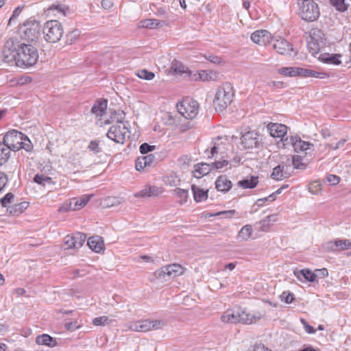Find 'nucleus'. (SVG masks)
<instances>
[{
    "label": "nucleus",
    "mask_w": 351,
    "mask_h": 351,
    "mask_svg": "<svg viewBox=\"0 0 351 351\" xmlns=\"http://www.w3.org/2000/svg\"><path fill=\"white\" fill-rule=\"evenodd\" d=\"M3 58L5 62L14 60L18 66L29 67L38 61V52L32 44L20 43L13 38H9L3 49Z\"/></svg>",
    "instance_id": "obj_1"
},
{
    "label": "nucleus",
    "mask_w": 351,
    "mask_h": 351,
    "mask_svg": "<svg viewBox=\"0 0 351 351\" xmlns=\"http://www.w3.org/2000/svg\"><path fill=\"white\" fill-rule=\"evenodd\" d=\"M263 315L259 312H255L253 314L247 313L241 308L236 310L228 309L226 311L221 317V320L223 323L237 324L242 323L245 324H252L260 320Z\"/></svg>",
    "instance_id": "obj_2"
},
{
    "label": "nucleus",
    "mask_w": 351,
    "mask_h": 351,
    "mask_svg": "<svg viewBox=\"0 0 351 351\" xmlns=\"http://www.w3.org/2000/svg\"><path fill=\"white\" fill-rule=\"evenodd\" d=\"M114 115H120V118H117L116 123L112 125L108 130L106 136L110 140L117 143L123 144L126 136H130V130L128 125L122 119H124V113L123 111L119 110L114 112Z\"/></svg>",
    "instance_id": "obj_3"
},
{
    "label": "nucleus",
    "mask_w": 351,
    "mask_h": 351,
    "mask_svg": "<svg viewBox=\"0 0 351 351\" xmlns=\"http://www.w3.org/2000/svg\"><path fill=\"white\" fill-rule=\"evenodd\" d=\"M234 95L232 84L229 82L223 84L218 88L213 100L215 110L221 112L226 109L232 103Z\"/></svg>",
    "instance_id": "obj_4"
},
{
    "label": "nucleus",
    "mask_w": 351,
    "mask_h": 351,
    "mask_svg": "<svg viewBox=\"0 0 351 351\" xmlns=\"http://www.w3.org/2000/svg\"><path fill=\"white\" fill-rule=\"evenodd\" d=\"M21 38L29 44H36L40 38L41 32L40 23L35 19L25 21L20 28Z\"/></svg>",
    "instance_id": "obj_5"
},
{
    "label": "nucleus",
    "mask_w": 351,
    "mask_h": 351,
    "mask_svg": "<svg viewBox=\"0 0 351 351\" xmlns=\"http://www.w3.org/2000/svg\"><path fill=\"white\" fill-rule=\"evenodd\" d=\"M298 6L300 16L306 21H317L320 15L319 6L313 0H301Z\"/></svg>",
    "instance_id": "obj_6"
},
{
    "label": "nucleus",
    "mask_w": 351,
    "mask_h": 351,
    "mask_svg": "<svg viewBox=\"0 0 351 351\" xmlns=\"http://www.w3.org/2000/svg\"><path fill=\"white\" fill-rule=\"evenodd\" d=\"M43 34L45 40L47 43H56L58 42L63 36V27L57 20L48 21L43 27Z\"/></svg>",
    "instance_id": "obj_7"
},
{
    "label": "nucleus",
    "mask_w": 351,
    "mask_h": 351,
    "mask_svg": "<svg viewBox=\"0 0 351 351\" xmlns=\"http://www.w3.org/2000/svg\"><path fill=\"white\" fill-rule=\"evenodd\" d=\"M178 112L186 119H193L199 112V104L191 98H186L177 104Z\"/></svg>",
    "instance_id": "obj_8"
},
{
    "label": "nucleus",
    "mask_w": 351,
    "mask_h": 351,
    "mask_svg": "<svg viewBox=\"0 0 351 351\" xmlns=\"http://www.w3.org/2000/svg\"><path fill=\"white\" fill-rule=\"evenodd\" d=\"M165 326L162 320H140L131 324L130 329L135 332H148L152 330L162 328Z\"/></svg>",
    "instance_id": "obj_9"
},
{
    "label": "nucleus",
    "mask_w": 351,
    "mask_h": 351,
    "mask_svg": "<svg viewBox=\"0 0 351 351\" xmlns=\"http://www.w3.org/2000/svg\"><path fill=\"white\" fill-rule=\"evenodd\" d=\"M23 134L16 130L8 131L3 136L1 142L8 148L9 152H16L20 149V141L23 140Z\"/></svg>",
    "instance_id": "obj_10"
},
{
    "label": "nucleus",
    "mask_w": 351,
    "mask_h": 351,
    "mask_svg": "<svg viewBox=\"0 0 351 351\" xmlns=\"http://www.w3.org/2000/svg\"><path fill=\"white\" fill-rule=\"evenodd\" d=\"M86 239V234L82 232L69 234L64 238V249H79L83 245Z\"/></svg>",
    "instance_id": "obj_11"
},
{
    "label": "nucleus",
    "mask_w": 351,
    "mask_h": 351,
    "mask_svg": "<svg viewBox=\"0 0 351 351\" xmlns=\"http://www.w3.org/2000/svg\"><path fill=\"white\" fill-rule=\"evenodd\" d=\"M183 267L178 264H170L161 267L155 271V276L158 278H165L166 276L169 277H176L182 274Z\"/></svg>",
    "instance_id": "obj_12"
},
{
    "label": "nucleus",
    "mask_w": 351,
    "mask_h": 351,
    "mask_svg": "<svg viewBox=\"0 0 351 351\" xmlns=\"http://www.w3.org/2000/svg\"><path fill=\"white\" fill-rule=\"evenodd\" d=\"M92 195H84L77 198L75 197L70 200L69 204L62 206L59 208L60 211L77 210L83 208L89 202Z\"/></svg>",
    "instance_id": "obj_13"
},
{
    "label": "nucleus",
    "mask_w": 351,
    "mask_h": 351,
    "mask_svg": "<svg viewBox=\"0 0 351 351\" xmlns=\"http://www.w3.org/2000/svg\"><path fill=\"white\" fill-rule=\"evenodd\" d=\"M283 143L284 145H291L294 150L297 152L300 151H307L313 147V144L302 141L298 136L286 137L283 139Z\"/></svg>",
    "instance_id": "obj_14"
},
{
    "label": "nucleus",
    "mask_w": 351,
    "mask_h": 351,
    "mask_svg": "<svg viewBox=\"0 0 351 351\" xmlns=\"http://www.w3.org/2000/svg\"><path fill=\"white\" fill-rule=\"evenodd\" d=\"M259 134L255 131H249L243 134L241 143L245 149L256 147L259 143Z\"/></svg>",
    "instance_id": "obj_15"
},
{
    "label": "nucleus",
    "mask_w": 351,
    "mask_h": 351,
    "mask_svg": "<svg viewBox=\"0 0 351 351\" xmlns=\"http://www.w3.org/2000/svg\"><path fill=\"white\" fill-rule=\"evenodd\" d=\"M269 45H271L274 49H275L277 53L281 55L288 54L289 51L292 50V48H291V45H289V42L282 38L278 39L271 38Z\"/></svg>",
    "instance_id": "obj_16"
},
{
    "label": "nucleus",
    "mask_w": 351,
    "mask_h": 351,
    "mask_svg": "<svg viewBox=\"0 0 351 351\" xmlns=\"http://www.w3.org/2000/svg\"><path fill=\"white\" fill-rule=\"evenodd\" d=\"M291 169V165H286L285 163H280L278 166L274 168L273 171L271 174V178L276 180H281L283 178L290 176L289 169Z\"/></svg>",
    "instance_id": "obj_17"
},
{
    "label": "nucleus",
    "mask_w": 351,
    "mask_h": 351,
    "mask_svg": "<svg viewBox=\"0 0 351 351\" xmlns=\"http://www.w3.org/2000/svg\"><path fill=\"white\" fill-rule=\"evenodd\" d=\"M252 40L260 45L270 44L271 40V34L267 30H257L252 34Z\"/></svg>",
    "instance_id": "obj_18"
},
{
    "label": "nucleus",
    "mask_w": 351,
    "mask_h": 351,
    "mask_svg": "<svg viewBox=\"0 0 351 351\" xmlns=\"http://www.w3.org/2000/svg\"><path fill=\"white\" fill-rule=\"evenodd\" d=\"M163 192L160 187L156 186H147L134 194L136 197H151L159 195Z\"/></svg>",
    "instance_id": "obj_19"
},
{
    "label": "nucleus",
    "mask_w": 351,
    "mask_h": 351,
    "mask_svg": "<svg viewBox=\"0 0 351 351\" xmlns=\"http://www.w3.org/2000/svg\"><path fill=\"white\" fill-rule=\"evenodd\" d=\"M269 133L271 136L275 138H282L283 141V137L287 132V127L281 123H269L267 126Z\"/></svg>",
    "instance_id": "obj_20"
},
{
    "label": "nucleus",
    "mask_w": 351,
    "mask_h": 351,
    "mask_svg": "<svg viewBox=\"0 0 351 351\" xmlns=\"http://www.w3.org/2000/svg\"><path fill=\"white\" fill-rule=\"evenodd\" d=\"M87 245L93 251L97 253H100L104 250L103 238L97 235L90 237L88 239Z\"/></svg>",
    "instance_id": "obj_21"
},
{
    "label": "nucleus",
    "mask_w": 351,
    "mask_h": 351,
    "mask_svg": "<svg viewBox=\"0 0 351 351\" xmlns=\"http://www.w3.org/2000/svg\"><path fill=\"white\" fill-rule=\"evenodd\" d=\"M107 103V100L104 99L97 100L96 103L92 107L91 112L97 117H103L104 114L106 113Z\"/></svg>",
    "instance_id": "obj_22"
},
{
    "label": "nucleus",
    "mask_w": 351,
    "mask_h": 351,
    "mask_svg": "<svg viewBox=\"0 0 351 351\" xmlns=\"http://www.w3.org/2000/svg\"><path fill=\"white\" fill-rule=\"evenodd\" d=\"M215 188L219 191L226 193L232 188V182L226 176H220L215 182Z\"/></svg>",
    "instance_id": "obj_23"
},
{
    "label": "nucleus",
    "mask_w": 351,
    "mask_h": 351,
    "mask_svg": "<svg viewBox=\"0 0 351 351\" xmlns=\"http://www.w3.org/2000/svg\"><path fill=\"white\" fill-rule=\"evenodd\" d=\"M195 169L193 171V175L196 178H201L204 176L208 174L213 169V164L201 163L195 166Z\"/></svg>",
    "instance_id": "obj_24"
},
{
    "label": "nucleus",
    "mask_w": 351,
    "mask_h": 351,
    "mask_svg": "<svg viewBox=\"0 0 351 351\" xmlns=\"http://www.w3.org/2000/svg\"><path fill=\"white\" fill-rule=\"evenodd\" d=\"M341 57V54L335 53H323L320 55L319 59L324 63L334 65H339L341 63L340 58Z\"/></svg>",
    "instance_id": "obj_25"
},
{
    "label": "nucleus",
    "mask_w": 351,
    "mask_h": 351,
    "mask_svg": "<svg viewBox=\"0 0 351 351\" xmlns=\"http://www.w3.org/2000/svg\"><path fill=\"white\" fill-rule=\"evenodd\" d=\"M294 274L300 280L305 279L311 282H314L317 277V274L312 272V271L308 269H303L298 271H294Z\"/></svg>",
    "instance_id": "obj_26"
},
{
    "label": "nucleus",
    "mask_w": 351,
    "mask_h": 351,
    "mask_svg": "<svg viewBox=\"0 0 351 351\" xmlns=\"http://www.w3.org/2000/svg\"><path fill=\"white\" fill-rule=\"evenodd\" d=\"M36 343L38 345L47 346L49 347H55L57 344L56 339L47 334L38 335L36 339Z\"/></svg>",
    "instance_id": "obj_27"
},
{
    "label": "nucleus",
    "mask_w": 351,
    "mask_h": 351,
    "mask_svg": "<svg viewBox=\"0 0 351 351\" xmlns=\"http://www.w3.org/2000/svg\"><path fill=\"white\" fill-rule=\"evenodd\" d=\"M218 73L213 71H201L197 74H194L195 80H200L202 81L215 80L217 77Z\"/></svg>",
    "instance_id": "obj_28"
},
{
    "label": "nucleus",
    "mask_w": 351,
    "mask_h": 351,
    "mask_svg": "<svg viewBox=\"0 0 351 351\" xmlns=\"http://www.w3.org/2000/svg\"><path fill=\"white\" fill-rule=\"evenodd\" d=\"M310 40H315L322 44V45H326V37L324 32L318 28H313L310 31V35L308 38Z\"/></svg>",
    "instance_id": "obj_29"
},
{
    "label": "nucleus",
    "mask_w": 351,
    "mask_h": 351,
    "mask_svg": "<svg viewBox=\"0 0 351 351\" xmlns=\"http://www.w3.org/2000/svg\"><path fill=\"white\" fill-rule=\"evenodd\" d=\"M258 182V177L252 176L250 178H245L238 182L237 185L243 189H254Z\"/></svg>",
    "instance_id": "obj_30"
},
{
    "label": "nucleus",
    "mask_w": 351,
    "mask_h": 351,
    "mask_svg": "<svg viewBox=\"0 0 351 351\" xmlns=\"http://www.w3.org/2000/svg\"><path fill=\"white\" fill-rule=\"evenodd\" d=\"M28 206L29 203L27 202H23L8 207L7 210L9 212L10 215H19L26 210Z\"/></svg>",
    "instance_id": "obj_31"
},
{
    "label": "nucleus",
    "mask_w": 351,
    "mask_h": 351,
    "mask_svg": "<svg viewBox=\"0 0 351 351\" xmlns=\"http://www.w3.org/2000/svg\"><path fill=\"white\" fill-rule=\"evenodd\" d=\"M194 199L197 202L206 200L208 198V191H204L194 184L191 186Z\"/></svg>",
    "instance_id": "obj_32"
},
{
    "label": "nucleus",
    "mask_w": 351,
    "mask_h": 351,
    "mask_svg": "<svg viewBox=\"0 0 351 351\" xmlns=\"http://www.w3.org/2000/svg\"><path fill=\"white\" fill-rule=\"evenodd\" d=\"M277 215L275 214L267 216L265 219L261 220L259 222V229L261 231L267 232L269 230L271 224L276 222L277 221Z\"/></svg>",
    "instance_id": "obj_33"
},
{
    "label": "nucleus",
    "mask_w": 351,
    "mask_h": 351,
    "mask_svg": "<svg viewBox=\"0 0 351 351\" xmlns=\"http://www.w3.org/2000/svg\"><path fill=\"white\" fill-rule=\"evenodd\" d=\"M139 26L143 28H156L161 25V21L158 19H145L141 21Z\"/></svg>",
    "instance_id": "obj_34"
},
{
    "label": "nucleus",
    "mask_w": 351,
    "mask_h": 351,
    "mask_svg": "<svg viewBox=\"0 0 351 351\" xmlns=\"http://www.w3.org/2000/svg\"><path fill=\"white\" fill-rule=\"evenodd\" d=\"M10 157L8 148L0 141V166L5 164Z\"/></svg>",
    "instance_id": "obj_35"
},
{
    "label": "nucleus",
    "mask_w": 351,
    "mask_h": 351,
    "mask_svg": "<svg viewBox=\"0 0 351 351\" xmlns=\"http://www.w3.org/2000/svg\"><path fill=\"white\" fill-rule=\"evenodd\" d=\"M296 70V66L282 67L278 69V73L287 77H295Z\"/></svg>",
    "instance_id": "obj_36"
},
{
    "label": "nucleus",
    "mask_w": 351,
    "mask_h": 351,
    "mask_svg": "<svg viewBox=\"0 0 351 351\" xmlns=\"http://www.w3.org/2000/svg\"><path fill=\"white\" fill-rule=\"evenodd\" d=\"M252 227L251 225L244 226L239 232V237L243 240L247 241L252 235Z\"/></svg>",
    "instance_id": "obj_37"
},
{
    "label": "nucleus",
    "mask_w": 351,
    "mask_h": 351,
    "mask_svg": "<svg viewBox=\"0 0 351 351\" xmlns=\"http://www.w3.org/2000/svg\"><path fill=\"white\" fill-rule=\"evenodd\" d=\"M113 322V319H110L108 316H101L95 317L93 319V324L95 326H106L110 325Z\"/></svg>",
    "instance_id": "obj_38"
},
{
    "label": "nucleus",
    "mask_w": 351,
    "mask_h": 351,
    "mask_svg": "<svg viewBox=\"0 0 351 351\" xmlns=\"http://www.w3.org/2000/svg\"><path fill=\"white\" fill-rule=\"evenodd\" d=\"M321 45L322 44L318 42L310 40L309 38L307 39V47L308 49L309 52L311 53L312 54H315L318 53Z\"/></svg>",
    "instance_id": "obj_39"
},
{
    "label": "nucleus",
    "mask_w": 351,
    "mask_h": 351,
    "mask_svg": "<svg viewBox=\"0 0 351 351\" xmlns=\"http://www.w3.org/2000/svg\"><path fill=\"white\" fill-rule=\"evenodd\" d=\"M330 4L339 12H345L348 9V5L346 4L345 0H330Z\"/></svg>",
    "instance_id": "obj_40"
},
{
    "label": "nucleus",
    "mask_w": 351,
    "mask_h": 351,
    "mask_svg": "<svg viewBox=\"0 0 351 351\" xmlns=\"http://www.w3.org/2000/svg\"><path fill=\"white\" fill-rule=\"evenodd\" d=\"M187 68L181 62L174 60L172 62L171 70L176 73L182 74L186 71Z\"/></svg>",
    "instance_id": "obj_41"
},
{
    "label": "nucleus",
    "mask_w": 351,
    "mask_h": 351,
    "mask_svg": "<svg viewBox=\"0 0 351 351\" xmlns=\"http://www.w3.org/2000/svg\"><path fill=\"white\" fill-rule=\"evenodd\" d=\"M176 195L180 198V203L184 204L187 201L189 193L187 190L182 189L180 188L176 189L174 191Z\"/></svg>",
    "instance_id": "obj_42"
},
{
    "label": "nucleus",
    "mask_w": 351,
    "mask_h": 351,
    "mask_svg": "<svg viewBox=\"0 0 351 351\" xmlns=\"http://www.w3.org/2000/svg\"><path fill=\"white\" fill-rule=\"evenodd\" d=\"M23 140L20 141V149H23L27 152H31L33 149V144L30 141V140L28 138V137L23 134Z\"/></svg>",
    "instance_id": "obj_43"
},
{
    "label": "nucleus",
    "mask_w": 351,
    "mask_h": 351,
    "mask_svg": "<svg viewBox=\"0 0 351 351\" xmlns=\"http://www.w3.org/2000/svg\"><path fill=\"white\" fill-rule=\"evenodd\" d=\"M136 75L139 78L146 80H151L155 77L154 73L149 71L146 69L139 70Z\"/></svg>",
    "instance_id": "obj_44"
},
{
    "label": "nucleus",
    "mask_w": 351,
    "mask_h": 351,
    "mask_svg": "<svg viewBox=\"0 0 351 351\" xmlns=\"http://www.w3.org/2000/svg\"><path fill=\"white\" fill-rule=\"evenodd\" d=\"M34 181L42 186H45L47 183L51 182V178L44 175L36 174L34 178Z\"/></svg>",
    "instance_id": "obj_45"
},
{
    "label": "nucleus",
    "mask_w": 351,
    "mask_h": 351,
    "mask_svg": "<svg viewBox=\"0 0 351 351\" xmlns=\"http://www.w3.org/2000/svg\"><path fill=\"white\" fill-rule=\"evenodd\" d=\"M80 33L77 31L69 32L66 34V44L72 45L80 36Z\"/></svg>",
    "instance_id": "obj_46"
},
{
    "label": "nucleus",
    "mask_w": 351,
    "mask_h": 351,
    "mask_svg": "<svg viewBox=\"0 0 351 351\" xmlns=\"http://www.w3.org/2000/svg\"><path fill=\"white\" fill-rule=\"evenodd\" d=\"M164 182L166 185L173 186H177L180 182V179L176 175H170L165 178Z\"/></svg>",
    "instance_id": "obj_47"
},
{
    "label": "nucleus",
    "mask_w": 351,
    "mask_h": 351,
    "mask_svg": "<svg viewBox=\"0 0 351 351\" xmlns=\"http://www.w3.org/2000/svg\"><path fill=\"white\" fill-rule=\"evenodd\" d=\"M335 245L337 246V250H344L351 248V243L348 240L338 239L335 241Z\"/></svg>",
    "instance_id": "obj_48"
},
{
    "label": "nucleus",
    "mask_w": 351,
    "mask_h": 351,
    "mask_svg": "<svg viewBox=\"0 0 351 351\" xmlns=\"http://www.w3.org/2000/svg\"><path fill=\"white\" fill-rule=\"evenodd\" d=\"M291 163L295 169H304L306 167V165L302 162V158L298 155L293 156Z\"/></svg>",
    "instance_id": "obj_49"
},
{
    "label": "nucleus",
    "mask_w": 351,
    "mask_h": 351,
    "mask_svg": "<svg viewBox=\"0 0 351 351\" xmlns=\"http://www.w3.org/2000/svg\"><path fill=\"white\" fill-rule=\"evenodd\" d=\"M14 198V195L12 193H8L3 197L0 199V203L3 207H7Z\"/></svg>",
    "instance_id": "obj_50"
},
{
    "label": "nucleus",
    "mask_w": 351,
    "mask_h": 351,
    "mask_svg": "<svg viewBox=\"0 0 351 351\" xmlns=\"http://www.w3.org/2000/svg\"><path fill=\"white\" fill-rule=\"evenodd\" d=\"M280 298L282 301H284L287 304L291 303L295 299L294 295L287 291H283L280 295Z\"/></svg>",
    "instance_id": "obj_51"
},
{
    "label": "nucleus",
    "mask_w": 351,
    "mask_h": 351,
    "mask_svg": "<svg viewBox=\"0 0 351 351\" xmlns=\"http://www.w3.org/2000/svg\"><path fill=\"white\" fill-rule=\"evenodd\" d=\"M155 148L156 147L154 145H151L147 143H144L140 145L139 150L142 154H146L154 150Z\"/></svg>",
    "instance_id": "obj_52"
},
{
    "label": "nucleus",
    "mask_w": 351,
    "mask_h": 351,
    "mask_svg": "<svg viewBox=\"0 0 351 351\" xmlns=\"http://www.w3.org/2000/svg\"><path fill=\"white\" fill-rule=\"evenodd\" d=\"M275 199H276L275 193H271V195H269V196H267L266 197L257 199L256 202V204L258 207H261V206H263V205L265 202H266L267 201L273 202L275 200Z\"/></svg>",
    "instance_id": "obj_53"
},
{
    "label": "nucleus",
    "mask_w": 351,
    "mask_h": 351,
    "mask_svg": "<svg viewBox=\"0 0 351 351\" xmlns=\"http://www.w3.org/2000/svg\"><path fill=\"white\" fill-rule=\"evenodd\" d=\"M328 77V75L326 73L318 72L312 69L309 71V77H315L319 79H324Z\"/></svg>",
    "instance_id": "obj_54"
},
{
    "label": "nucleus",
    "mask_w": 351,
    "mask_h": 351,
    "mask_svg": "<svg viewBox=\"0 0 351 351\" xmlns=\"http://www.w3.org/2000/svg\"><path fill=\"white\" fill-rule=\"evenodd\" d=\"M106 201H107V206L110 207L121 204V199L116 197H110L106 199Z\"/></svg>",
    "instance_id": "obj_55"
},
{
    "label": "nucleus",
    "mask_w": 351,
    "mask_h": 351,
    "mask_svg": "<svg viewBox=\"0 0 351 351\" xmlns=\"http://www.w3.org/2000/svg\"><path fill=\"white\" fill-rule=\"evenodd\" d=\"M309 71L310 69H308L297 67L296 76L302 77H309Z\"/></svg>",
    "instance_id": "obj_56"
},
{
    "label": "nucleus",
    "mask_w": 351,
    "mask_h": 351,
    "mask_svg": "<svg viewBox=\"0 0 351 351\" xmlns=\"http://www.w3.org/2000/svg\"><path fill=\"white\" fill-rule=\"evenodd\" d=\"M135 165H136V169L137 171H141L147 167L146 166V160H144V159L142 158L141 157H138L136 160Z\"/></svg>",
    "instance_id": "obj_57"
},
{
    "label": "nucleus",
    "mask_w": 351,
    "mask_h": 351,
    "mask_svg": "<svg viewBox=\"0 0 351 351\" xmlns=\"http://www.w3.org/2000/svg\"><path fill=\"white\" fill-rule=\"evenodd\" d=\"M206 59L208 61L217 64L223 63V61L220 57L212 54L206 56Z\"/></svg>",
    "instance_id": "obj_58"
},
{
    "label": "nucleus",
    "mask_w": 351,
    "mask_h": 351,
    "mask_svg": "<svg viewBox=\"0 0 351 351\" xmlns=\"http://www.w3.org/2000/svg\"><path fill=\"white\" fill-rule=\"evenodd\" d=\"M326 180L331 185H337L340 182V178L334 174L328 175Z\"/></svg>",
    "instance_id": "obj_59"
},
{
    "label": "nucleus",
    "mask_w": 351,
    "mask_h": 351,
    "mask_svg": "<svg viewBox=\"0 0 351 351\" xmlns=\"http://www.w3.org/2000/svg\"><path fill=\"white\" fill-rule=\"evenodd\" d=\"M213 169H220L224 167H227L229 165V161L227 160H223L221 161H216L213 162Z\"/></svg>",
    "instance_id": "obj_60"
},
{
    "label": "nucleus",
    "mask_w": 351,
    "mask_h": 351,
    "mask_svg": "<svg viewBox=\"0 0 351 351\" xmlns=\"http://www.w3.org/2000/svg\"><path fill=\"white\" fill-rule=\"evenodd\" d=\"M335 241H328L324 245V248L328 252H335L337 250V246L335 245Z\"/></svg>",
    "instance_id": "obj_61"
},
{
    "label": "nucleus",
    "mask_w": 351,
    "mask_h": 351,
    "mask_svg": "<svg viewBox=\"0 0 351 351\" xmlns=\"http://www.w3.org/2000/svg\"><path fill=\"white\" fill-rule=\"evenodd\" d=\"M321 190L320 184L318 182H313L310 184L309 191L313 194L317 193Z\"/></svg>",
    "instance_id": "obj_62"
},
{
    "label": "nucleus",
    "mask_w": 351,
    "mask_h": 351,
    "mask_svg": "<svg viewBox=\"0 0 351 351\" xmlns=\"http://www.w3.org/2000/svg\"><path fill=\"white\" fill-rule=\"evenodd\" d=\"M88 149L95 153H99L101 151V149L99 146V143L96 141H90L88 145Z\"/></svg>",
    "instance_id": "obj_63"
},
{
    "label": "nucleus",
    "mask_w": 351,
    "mask_h": 351,
    "mask_svg": "<svg viewBox=\"0 0 351 351\" xmlns=\"http://www.w3.org/2000/svg\"><path fill=\"white\" fill-rule=\"evenodd\" d=\"M252 351H271L268 348L265 347L264 344L258 343L255 344Z\"/></svg>",
    "instance_id": "obj_64"
}]
</instances>
